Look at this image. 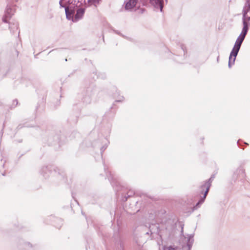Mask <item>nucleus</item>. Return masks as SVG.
<instances>
[{"label": "nucleus", "instance_id": "nucleus-1", "mask_svg": "<svg viewBox=\"0 0 250 250\" xmlns=\"http://www.w3.org/2000/svg\"><path fill=\"white\" fill-rule=\"evenodd\" d=\"M244 40V39L240 36H239L237 38L235 42L234 45L229 55L228 63V66L229 68H231L232 65L234 64L236 56L239 52L241 44Z\"/></svg>", "mask_w": 250, "mask_h": 250}, {"label": "nucleus", "instance_id": "nucleus-2", "mask_svg": "<svg viewBox=\"0 0 250 250\" xmlns=\"http://www.w3.org/2000/svg\"><path fill=\"white\" fill-rule=\"evenodd\" d=\"M8 4H7L4 15L2 19V21L5 23H7L8 20L10 19L14 14L16 10V5L13 4V3L14 2H17L18 0H8Z\"/></svg>", "mask_w": 250, "mask_h": 250}, {"label": "nucleus", "instance_id": "nucleus-3", "mask_svg": "<svg viewBox=\"0 0 250 250\" xmlns=\"http://www.w3.org/2000/svg\"><path fill=\"white\" fill-rule=\"evenodd\" d=\"M215 177V175L213 174L211 176L210 178L208 180L206 181L205 183L200 186V189H201V193L203 194L204 191V189H206L207 190L208 188V190H209V188H210L211 183L212 181L213 180L214 178Z\"/></svg>", "mask_w": 250, "mask_h": 250}, {"label": "nucleus", "instance_id": "nucleus-4", "mask_svg": "<svg viewBox=\"0 0 250 250\" xmlns=\"http://www.w3.org/2000/svg\"><path fill=\"white\" fill-rule=\"evenodd\" d=\"M165 1L166 3L167 2V0ZM149 2L156 9H160V11L162 12L164 0H150Z\"/></svg>", "mask_w": 250, "mask_h": 250}, {"label": "nucleus", "instance_id": "nucleus-5", "mask_svg": "<svg viewBox=\"0 0 250 250\" xmlns=\"http://www.w3.org/2000/svg\"><path fill=\"white\" fill-rule=\"evenodd\" d=\"M194 234H191L188 235L186 246H183L182 250H191V247L194 242Z\"/></svg>", "mask_w": 250, "mask_h": 250}, {"label": "nucleus", "instance_id": "nucleus-6", "mask_svg": "<svg viewBox=\"0 0 250 250\" xmlns=\"http://www.w3.org/2000/svg\"><path fill=\"white\" fill-rule=\"evenodd\" d=\"M208 192V188L207 190H205V191H204L203 197H201V199L199 200V201L196 203V205L193 207V210H196L198 208H200L201 205L204 203Z\"/></svg>", "mask_w": 250, "mask_h": 250}, {"label": "nucleus", "instance_id": "nucleus-7", "mask_svg": "<svg viewBox=\"0 0 250 250\" xmlns=\"http://www.w3.org/2000/svg\"><path fill=\"white\" fill-rule=\"evenodd\" d=\"M41 173L45 178H47L49 176L50 174L51 173V167H43L41 170Z\"/></svg>", "mask_w": 250, "mask_h": 250}, {"label": "nucleus", "instance_id": "nucleus-8", "mask_svg": "<svg viewBox=\"0 0 250 250\" xmlns=\"http://www.w3.org/2000/svg\"><path fill=\"white\" fill-rule=\"evenodd\" d=\"M250 11V0H246V2L243 9V18L246 19L247 13Z\"/></svg>", "mask_w": 250, "mask_h": 250}, {"label": "nucleus", "instance_id": "nucleus-9", "mask_svg": "<svg viewBox=\"0 0 250 250\" xmlns=\"http://www.w3.org/2000/svg\"><path fill=\"white\" fill-rule=\"evenodd\" d=\"M138 1V0H129L125 3V8L126 10H130L134 7Z\"/></svg>", "mask_w": 250, "mask_h": 250}, {"label": "nucleus", "instance_id": "nucleus-10", "mask_svg": "<svg viewBox=\"0 0 250 250\" xmlns=\"http://www.w3.org/2000/svg\"><path fill=\"white\" fill-rule=\"evenodd\" d=\"M62 0H60V1H59L60 6L61 8H64L66 18L68 20H70L71 18V15L73 14V12L71 11H69L68 7L67 6H65L62 3Z\"/></svg>", "mask_w": 250, "mask_h": 250}, {"label": "nucleus", "instance_id": "nucleus-11", "mask_svg": "<svg viewBox=\"0 0 250 250\" xmlns=\"http://www.w3.org/2000/svg\"><path fill=\"white\" fill-rule=\"evenodd\" d=\"M84 11L85 9L84 8H79L76 11V14H75V18L77 20L82 18L84 13Z\"/></svg>", "mask_w": 250, "mask_h": 250}, {"label": "nucleus", "instance_id": "nucleus-12", "mask_svg": "<svg viewBox=\"0 0 250 250\" xmlns=\"http://www.w3.org/2000/svg\"><path fill=\"white\" fill-rule=\"evenodd\" d=\"M54 173L55 174L58 173V178L62 181H65V174H63V171H61V169L59 168H57L56 169H54Z\"/></svg>", "mask_w": 250, "mask_h": 250}, {"label": "nucleus", "instance_id": "nucleus-13", "mask_svg": "<svg viewBox=\"0 0 250 250\" xmlns=\"http://www.w3.org/2000/svg\"><path fill=\"white\" fill-rule=\"evenodd\" d=\"M9 29L11 32H12L13 34L18 30V24L17 22L15 23H9Z\"/></svg>", "mask_w": 250, "mask_h": 250}, {"label": "nucleus", "instance_id": "nucleus-14", "mask_svg": "<svg viewBox=\"0 0 250 250\" xmlns=\"http://www.w3.org/2000/svg\"><path fill=\"white\" fill-rule=\"evenodd\" d=\"M106 169H107V168L106 167V166L104 164V171H105V173H106V176L108 177V178L109 180L111 182V183L112 186L114 187V177H113V176L112 175L110 171L108 173H107L108 172L106 171Z\"/></svg>", "mask_w": 250, "mask_h": 250}, {"label": "nucleus", "instance_id": "nucleus-15", "mask_svg": "<svg viewBox=\"0 0 250 250\" xmlns=\"http://www.w3.org/2000/svg\"><path fill=\"white\" fill-rule=\"evenodd\" d=\"M101 1L102 0H87V4L89 6L93 5L95 7H97Z\"/></svg>", "mask_w": 250, "mask_h": 250}, {"label": "nucleus", "instance_id": "nucleus-16", "mask_svg": "<svg viewBox=\"0 0 250 250\" xmlns=\"http://www.w3.org/2000/svg\"><path fill=\"white\" fill-rule=\"evenodd\" d=\"M243 27L242 30L248 32L250 25V23L247 21L246 19L242 18Z\"/></svg>", "mask_w": 250, "mask_h": 250}, {"label": "nucleus", "instance_id": "nucleus-17", "mask_svg": "<svg viewBox=\"0 0 250 250\" xmlns=\"http://www.w3.org/2000/svg\"><path fill=\"white\" fill-rule=\"evenodd\" d=\"M236 172L239 175V177L241 176L242 177H244L245 176V169L243 168H238Z\"/></svg>", "mask_w": 250, "mask_h": 250}, {"label": "nucleus", "instance_id": "nucleus-18", "mask_svg": "<svg viewBox=\"0 0 250 250\" xmlns=\"http://www.w3.org/2000/svg\"><path fill=\"white\" fill-rule=\"evenodd\" d=\"M82 100L83 103L88 104L90 103L91 99L89 95H85L83 97Z\"/></svg>", "mask_w": 250, "mask_h": 250}, {"label": "nucleus", "instance_id": "nucleus-19", "mask_svg": "<svg viewBox=\"0 0 250 250\" xmlns=\"http://www.w3.org/2000/svg\"><path fill=\"white\" fill-rule=\"evenodd\" d=\"M177 249V247H174L172 246L169 247H166V246H164L163 247V250H176Z\"/></svg>", "mask_w": 250, "mask_h": 250}, {"label": "nucleus", "instance_id": "nucleus-20", "mask_svg": "<svg viewBox=\"0 0 250 250\" xmlns=\"http://www.w3.org/2000/svg\"><path fill=\"white\" fill-rule=\"evenodd\" d=\"M134 191H133V190H129L128 193H127V197H125V201H126L127 200V197H131L134 194Z\"/></svg>", "mask_w": 250, "mask_h": 250}, {"label": "nucleus", "instance_id": "nucleus-21", "mask_svg": "<svg viewBox=\"0 0 250 250\" xmlns=\"http://www.w3.org/2000/svg\"><path fill=\"white\" fill-rule=\"evenodd\" d=\"M107 147V144H105L104 145V146H103L101 148V156H103V152H104V151L106 149Z\"/></svg>", "mask_w": 250, "mask_h": 250}, {"label": "nucleus", "instance_id": "nucleus-22", "mask_svg": "<svg viewBox=\"0 0 250 250\" xmlns=\"http://www.w3.org/2000/svg\"><path fill=\"white\" fill-rule=\"evenodd\" d=\"M247 33H248V32H247V31L242 30V32H241L240 35H239V36L241 37L242 38H243L245 39V37H246V35L247 34Z\"/></svg>", "mask_w": 250, "mask_h": 250}, {"label": "nucleus", "instance_id": "nucleus-23", "mask_svg": "<svg viewBox=\"0 0 250 250\" xmlns=\"http://www.w3.org/2000/svg\"><path fill=\"white\" fill-rule=\"evenodd\" d=\"M18 104V100L17 99H15L13 101L12 106L13 105L14 106L13 107H15L16 106V105Z\"/></svg>", "mask_w": 250, "mask_h": 250}, {"label": "nucleus", "instance_id": "nucleus-24", "mask_svg": "<svg viewBox=\"0 0 250 250\" xmlns=\"http://www.w3.org/2000/svg\"><path fill=\"white\" fill-rule=\"evenodd\" d=\"M119 244H120V247L121 250H123V249H124L123 243L122 241H120Z\"/></svg>", "mask_w": 250, "mask_h": 250}, {"label": "nucleus", "instance_id": "nucleus-25", "mask_svg": "<svg viewBox=\"0 0 250 250\" xmlns=\"http://www.w3.org/2000/svg\"><path fill=\"white\" fill-rule=\"evenodd\" d=\"M124 97L122 96L118 100H116L115 101L117 102H122L124 100Z\"/></svg>", "mask_w": 250, "mask_h": 250}, {"label": "nucleus", "instance_id": "nucleus-26", "mask_svg": "<svg viewBox=\"0 0 250 250\" xmlns=\"http://www.w3.org/2000/svg\"><path fill=\"white\" fill-rule=\"evenodd\" d=\"M181 49L183 50L184 53L185 54V47H184V46L183 45H181Z\"/></svg>", "mask_w": 250, "mask_h": 250}, {"label": "nucleus", "instance_id": "nucleus-27", "mask_svg": "<svg viewBox=\"0 0 250 250\" xmlns=\"http://www.w3.org/2000/svg\"><path fill=\"white\" fill-rule=\"evenodd\" d=\"M114 32L115 33H116L118 35H122L118 31L114 30Z\"/></svg>", "mask_w": 250, "mask_h": 250}, {"label": "nucleus", "instance_id": "nucleus-28", "mask_svg": "<svg viewBox=\"0 0 250 250\" xmlns=\"http://www.w3.org/2000/svg\"><path fill=\"white\" fill-rule=\"evenodd\" d=\"M246 20H247V21L249 22V21H250V17L246 16Z\"/></svg>", "mask_w": 250, "mask_h": 250}, {"label": "nucleus", "instance_id": "nucleus-29", "mask_svg": "<svg viewBox=\"0 0 250 250\" xmlns=\"http://www.w3.org/2000/svg\"><path fill=\"white\" fill-rule=\"evenodd\" d=\"M237 143L238 146H240V144H239V140H238V141H237Z\"/></svg>", "mask_w": 250, "mask_h": 250}, {"label": "nucleus", "instance_id": "nucleus-30", "mask_svg": "<svg viewBox=\"0 0 250 250\" xmlns=\"http://www.w3.org/2000/svg\"><path fill=\"white\" fill-rule=\"evenodd\" d=\"M219 56H218V57H217V62H219Z\"/></svg>", "mask_w": 250, "mask_h": 250}, {"label": "nucleus", "instance_id": "nucleus-31", "mask_svg": "<svg viewBox=\"0 0 250 250\" xmlns=\"http://www.w3.org/2000/svg\"><path fill=\"white\" fill-rule=\"evenodd\" d=\"M21 127H22V126H21V125H19L18 126V128L19 129L21 128Z\"/></svg>", "mask_w": 250, "mask_h": 250}, {"label": "nucleus", "instance_id": "nucleus-32", "mask_svg": "<svg viewBox=\"0 0 250 250\" xmlns=\"http://www.w3.org/2000/svg\"><path fill=\"white\" fill-rule=\"evenodd\" d=\"M245 144L246 145H248V144L247 143H245Z\"/></svg>", "mask_w": 250, "mask_h": 250}, {"label": "nucleus", "instance_id": "nucleus-33", "mask_svg": "<svg viewBox=\"0 0 250 250\" xmlns=\"http://www.w3.org/2000/svg\"><path fill=\"white\" fill-rule=\"evenodd\" d=\"M183 228H182V231H182V232H183Z\"/></svg>", "mask_w": 250, "mask_h": 250}, {"label": "nucleus", "instance_id": "nucleus-34", "mask_svg": "<svg viewBox=\"0 0 250 250\" xmlns=\"http://www.w3.org/2000/svg\"><path fill=\"white\" fill-rule=\"evenodd\" d=\"M2 104V103L0 101V105Z\"/></svg>", "mask_w": 250, "mask_h": 250}, {"label": "nucleus", "instance_id": "nucleus-35", "mask_svg": "<svg viewBox=\"0 0 250 250\" xmlns=\"http://www.w3.org/2000/svg\"><path fill=\"white\" fill-rule=\"evenodd\" d=\"M84 2H85V0H84Z\"/></svg>", "mask_w": 250, "mask_h": 250}]
</instances>
